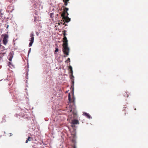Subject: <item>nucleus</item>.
<instances>
[{"mask_svg": "<svg viewBox=\"0 0 148 148\" xmlns=\"http://www.w3.org/2000/svg\"><path fill=\"white\" fill-rule=\"evenodd\" d=\"M68 70L69 73V76L71 80L72 86L71 87L72 89V94L73 95V99H72L71 98V95L70 93H69L68 100L70 102H73L74 103V76L73 75V71L71 66L70 65L69 66Z\"/></svg>", "mask_w": 148, "mask_h": 148, "instance_id": "f257e3e1", "label": "nucleus"}, {"mask_svg": "<svg viewBox=\"0 0 148 148\" xmlns=\"http://www.w3.org/2000/svg\"><path fill=\"white\" fill-rule=\"evenodd\" d=\"M66 30H64L63 35L64 37L63 38V44L62 51L64 54L65 55L64 57H67L69 55V48L68 46V40L67 37L65 36L67 35L66 33Z\"/></svg>", "mask_w": 148, "mask_h": 148, "instance_id": "f03ea898", "label": "nucleus"}, {"mask_svg": "<svg viewBox=\"0 0 148 148\" xmlns=\"http://www.w3.org/2000/svg\"><path fill=\"white\" fill-rule=\"evenodd\" d=\"M30 37L31 38L29 40V41H30L29 44V47H31L32 46V45L34 42V34L33 33L31 34H30Z\"/></svg>", "mask_w": 148, "mask_h": 148, "instance_id": "7ed1b4c3", "label": "nucleus"}, {"mask_svg": "<svg viewBox=\"0 0 148 148\" xmlns=\"http://www.w3.org/2000/svg\"><path fill=\"white\" fill-rule=\"evenodd\" d=\"M69 8H64V10L66 11V13H67V16H65V15H64L63 16V20H65L66 22H69L70 21V18H69L68 17V15L69 14L67 12V11L68 10Z\"/></svg>", "mask_w": 148, "mask_h": 148, "instance_id": "20e7f679", "label": "nucleus"}, {"mask_svg": "<svg viewBox=\"0 0 148 148\" xmlns=\"http://www.w3.org/2000/svg\"><path fill=\"white\" fill-rule=\"evenodd\" d=\"M8 35L7 34H5L3 39V43L5 45H6L8 41Z\"/></svg>", "mask_w": 148, "mask_h": 148, "instance_id": "39448f33", "label": "nucleus"}, {"mask_svg": "<svg viewBox=\"0 0 148 148\" xmlns=\"http://www.w3.org/2000/svg\"><path fill=\"white\" fill-rule=\"evenodd\" d=\"M14 55V52L13 51H11L10 52L8 57V60L9 61H11L12 60Z\"/></svg>", "mask_w": 148, "mask_h": 148, "instance_id": "423d86ee", "label": "nucleus"}, {"mask_svg": "<svg viewBox=\"0 0 148 148\" xmlns=\"http://www.w3.org/2000/svg\"><path fill=\"white\" fill-rule=\"evenodd\" d=\"M83 114L88 119H90L91 118V116L89 114L85 112H84L83 113Z\"/></svg>", "mask_w": 148, "mask_h": 148, "instance_id": "0eeeda50", "label": "nucleus"}, {"mask_svg": "<svg viewBox=\"0 0 148 148\" xmlns=\"http://www.w3.org/2000/svg\"><path fill=\"white\" fill-rule=\"evenodd\" d=\"M21 115V112H19L16 113L15 115V116L18 118H20Z\"/></svg>", "mask_w": 148, "mask_h": 148, "instance_id": "6e6552de", "label": "nucleus"}, {"mask_svg": "<svg viewBox=\"0 0 148 148\" xmlns=\"http://www.w3.org/2000/svg\"><path fill=\"white\" fill-rule=\"evenodd\" d=\"M71 126L73 127V131H74V119H73L72 120L71 123Z\"/></svg>", "mask_w": 148, "mask_h": 148, "instance_id": "1a4fd4ad", "label": "nucleus"}, {"mask_svg": "<svg viewBox=\"0 0 148 148\" xmlns=\"http://www.w3.org/2000/svg\"><path fill=\"white\" fill-rule=\"evenodd\" d=\"M69 0H63V1L64 3V5L66 6L68 4L67 2L69 1Z\"/></svg>", "mask_w": 148, "mask_h": 148, "instance_id": "9d476101", "label": "nucleus"}, {"mask_svg": "<svg viewBox=\"0 0 148 148\" xmlns=\"http://www.w3.org/2000/svg\"><path fill=\"white\" fill-rule=\"evenodd\" d=\"M31 138L30 137H29V136L27 138V140L25 141V143H28L29 141H31Z\"/></svg>", "mask_w": 148, "mask_h": 148, "instance_id": "9b49d317", "label": "nucleus"}, {"mask_svg": "<svg viewBox=\"0 0 148 148\" xmlns=\"http://www.w3.org/2000/svg\"><path fill=\"white\" fill-rule=\"evenodd\" d=\"M79 124L78 120L76 119H75V124Z\"/></svg>", "mask_w": 148, "mask_h": 148, "instance_id": "f8f14e48", "label": "nucleus"}, {"mask_svg": "<svg viewBox=\"0 0 148 148\" xmlns=\"http://www.w3.org/2000/svg\"><path fill=\"white\" fill-rule=\"evenodd\" d=\"M124 96L126 97H128V94L127 92H125V93L124 94Z\"/></svg>", "mask_w": 148, "mask_h": 148, "instance_id": "ddd939ff", "label": "nucleus"}, {"mask_svg": "<svg viewBox=\"0 0 148 148\" xmlns=\"http://www.w3.org/2000/svg\"><path fill=\"white\" fill-rule=\"evenodd\" d=\"M31 48H29V49L28 51V55H27L28 57H29V54L31 52Z\"/></svg>", "mask_w": 148, "mask_h": 148, "instance_id": "4468645a", "label": "nucleus"}, {"mask_svg": "<svg viewBox=\"0 0 148 148\" xmlns=\"http://www.w3.org/2000/svg\"><path fill=\"white\" fill-rule=\"evenodd\" d=\"M53 14H54L53 13H51L50 14L49 16L51 18H52L53 17L52 16Z\"/></svg>", "mask_w": 148, "mask_h": 148, "instance_id": "2eb2a0df", "label": "nucleus"}, {"mask_svg": "<svg viewBox=\"0 0 148 148\" xmlns=\"http://www.w3.org/2000/svg\"><path fill=\"white\" fill-rule=\"evenodd\" d=\"M58 48H56V49L55 50V52H56L58 51Z\"/></svg>", "mask_w": 148, "mask_h": 148, "instance_id": "dca6fc26", "label": "nucleus"}, {"mask_svg": "<svg viewBox=\"0 0 148 148\" xmlns=\"http://www.w3.org/2000/svg\"><path fill=\"white\" fill-rule=\"evenodd\" d=\"M8 65L10 66V65H12V63L10 62H8Z\"/></svg>", "mask_w": 148, "mask_h": 148, "instance_id": "f3484780", "label": "nucleus"}, {"mask_svg": "<svg viewBox=\"0 0 148 148\" xmlns=\"http://www.w3.org/2000/svg\"><path fill=\"white\" fill-rule=\"evenodd\" d=\"M0 48H1L3 49H5V47L4 46H1V47Z\"/></svg>", "mask_w": 148, "mask_h": 148, "instance_id": "a211bd4d", "label": "nucleus"}, {"mask_svg": "<svg viewBox=\"0 0 148 148\" xmlns=\"http://www.w3.org/2000/svg\"><path fill=\"white\" fill-rule=\"evenodd\" d=\"M5 121H6V120H5V119H2V122H5Z\"/></svg>", "mask_w": 148, "mask_h": 148, "instance_id": "6ab92c4d", "label": "nucleus"}, {"mask_svg": "<svg viewBox=\"0 0 148 148\" xmlns=\"http://www.w3.org/2000/svg\"><path fill=\"white\" fill-rule=\"evenodd\" d=\"M74 115H75V117H76V116L77 115V114L76 113H75V112Z\"/></svg>", "mask_w": 148, "mask_h": 148, "instance_id": "aec40b11", "label": "nucleus"}, {"mask_svg": "<svg viewBox=\"0 0 148 148\" xmlns=\"http://www.w3.org/2000/svg\"><path fill=\"white\" fill-rule=\"evenodd\" d=\"M72 141L73 143L74 142V139L73 138L72 140Z\"/></svg>", "mask_w": 148, "mask_h": 148, "instance_id": "412c9836", "label": "nucleus"}, {"mask_svg": "<svg viewBox=\"0 0 148 148\" xmlns=\"http://www.w3.org/2000/svg\"><path fill=\"white\" fill-rule=\"evenodd\" d=\"M69 91V90H67V91H66L65 92V93H67Z\"/></svg>", "mask_w": 148, "mask_h": 148, "instance_id": "4be33fe9", "label": "nucleus"}, {"mask_svg": "<svg viewBox=\"0 0 148 148\" xmlns=\"http://www.w3.org/2000/svg\"><path fill=\"white\" fill-rule=\"evenodd\" d=\"M70 60V59L69 58H68V59H67V60Z\"/></svg>", "mask_w": 148, "mask_h": 148, "instance_id": "5701e85b", "label": "nucleus"}, {"mask_svg": "<svg viewBox=\"0 0 148 148\" xmlns=\"http://www.w3.org/2000/svg\"><path fill=\"white\" fill-rule=\"evenodd\" d=\"M73 115H74V111L73 110L72 112Z\"/></svg>", "mask_w": 148, "mask_h": 148, "instance_id": "b1692460", "label": "nucleus"}, {"mask_svg": "<svg viewBox=\"0 0 148 148\" xmlns=\"http://www.w3.org/2000/svg\"><path fill=\"white\" fill-rule=\"evenodd\" d=\"M72 134L73 135V137H74V135L73 134Z\"/></svg>", "mask_w": 148, "mask_h": 148, "instance_id": "393cba45", "label": "nucleus"}, {"mask_svg": "<svg viewBox=\"0 0 148 148\" xmlns=\"http://www.w3.org/2000/svg\"><path fill=\"white\" fill-rule=\"evenodd\" d=\"M36 33L37 35L38 36V33L36 32Z\"/></svg>", "mask_w": 148, "mask_h": 148, "instance_id": "a878e982", "label": "nucleus"}, {"mask_svg": "<svg viewBox=\"0 0 148 148\" xmlns=\"http://www.w3.org/2000/svg\"><path fill=\"white\" fill-rule=\"evenodd\" d=\"M1 44H0V48L1 47Z\"/></svg>", "mask_w": 148, "mask_h": 148, "instance_id": "bb28decb", "label": "nucleus"}, {"mask_svg": "<svg viewBox=\"0 0 148 148\" xmlns=\"http://www.w3.org/2000/svg\"><path fill=\"white\" fill-rule=\"evenodd\" d=\"M74 136H75V135H74Z\"/></svg>", "mask_w": 148, "mask_h": 148, "instance_id": "cd10ccee", "label": "nucleus"}, {"mask_svg": "<svg viewBox=\"0 0 148 148\" xmlns=\"http://www.w3.org/2000/svg\"><path fill=\"white\" fill-rule=\"evenodd\" d=\"M5 53H5H5H3V54H5Z\"/></svg>", "mask_w": 148, "mask_h": 148, "instance_id": "c85d7f7f", "label": "nucleus"}, {"mask_svg": "<svg viewBox=\"0 0 148 148\" xmlns=\"http://www.w3.org/2000/svg\"><path fill=\"white\" fill-rule=\"evenodd\" d=\"M73 148H74V146H73Z\"/></svg>", "mask_w": 148, "mask_h": 148, "instance_id": "c756f323", "label": "nucleus"}, {"mask_svg": "<svg viewBox=\"0 0 148 148\" xmlns=\"http://www.w3.org/2000/svg\"><path fill=\"white\" fill-rule=\"evenodd\" d=\"M9 26V25H8L7 26V27H8Z\"/></svg>", "mask_w": 148, "mask_h": 148, "instance_id": "7c9ffc66", "label": "nucleus"}, {"mask_svg": "<svg viewBox=\"0 0 148 148\" xmlns=\"http://www.w3.org/2000/svg\"><path fill=\"white\" fill-rule=\"evenodd\" d=\"M64 23H63L62 24H63V25H64Z\"/></svg>", "mask_w": 148, "mask_h": 148, "instance_id": "2f4dec72", "label": "nucleus"}, {"mask_svg": "<svg viewBox=\"0 0 148 148\" xmlns=\"http://www.w3.org/2000/svg\"><path fill=\"white\" fill-rule=\"evenodd\" d=\"M75 148H76V147H75Z\"/></svg>", "mask_w": 148, "mask_h": 148, "instance_id": "473e14b6", "label": "nucleus"}]
</instances>
